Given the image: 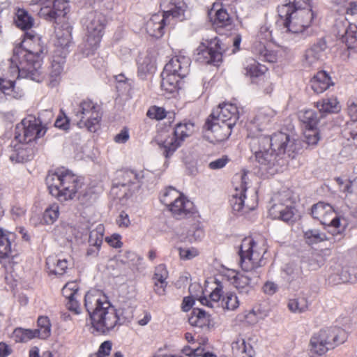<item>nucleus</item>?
Returning <instances> with one entry per match:
<instances>
[{
    "label": "nucleus",
    "mask_w": 357,
    "mask_h": 357,
    "mask_svg": "<svg viewBox=\"0 0 357 357\" xmlns=\"http://www.w3.org/2000/svg\"><path fill=\"white\" fill-rule=\"evenodd\" d=\"M278 15L289 33L302 34L310 26L314 17L308 0H288L278 7Z\"/></svg>",
    "instance_id": "39448f33"
},
{
    "label": "nucleus",
    "mask_w": 357,
    "mask_h": 357,
    "mask_svg": "<svg viewBox=\"0 0 357 357\" xmlns=\"http://www.w3.org/2000/svg\"><path fill=\"white\" fill-rule=\"evenodd\" d=\"M304 236L308 244L317 243L327 239L326 234L317 229L307 230L304 233Z\"/></svg>",
    "instance_id": "864d4df0"
},
{
    "label": "nucleus",
    "mask_w": 357,
    "mask_h": 357,
    "mask_svg": "<svg viewBox=\"0 0 357 357\" xmlns=\"http://www.w3.org/2000/svg\"><path fill=\"white\" fill-rule=\"evenodd\" d=\"M267 70V68L259 63L254 59H249L245 61L244 74L250 78L259 77L263 75Z\"/></svg>",
    "instance_id": "4c0bfd02"
},
{
    "label": "nucleus",
    "mask_w": 357,
    "mask_h": 357,
    "mask_svg": "<svg viewBox=\"0 0 357 357\" xmlns=\"http://www.w3.org/2000/svg\"><path fill=\"white\" fill-rule=\"evenodd\" d=\"M104 231L105 227L102 224L98 225L94 229L91 231L89 243L90 246L94 248V249L91 248L87 252L88 255H91L92 252L98 251L102 243Z\"/></svg>",
    "instance_id": "c9c22d12"
},
{
    "label": "nucleus",
    "mask_w": 357,
    "mask_h": 357,
    "mask_svg": "<svg viewBox=\"0 0 357 357\" xmlns=\"http://www.w3.org/2000/svg\"><path fill=\"white\" fill-rule=\"evenodd\" d=\"M278 285L273 281H267L264 284L262 289L264 294L272 296L278 291Z\"/></svg>",
    "instance_id": "774afa93"
},
{
    "label": "nucleus",
    "mask_w": 357,
    "mask_h": 357,
    "mask_svg": "<svg viewBox=\"0 0 357 357\" xmlns=\"http://www.w3.org/2000/svg\"><path fill=\"white\" fill-rule=\"evenodd\" d=\"M340 190L345 194H350L353 192V183L349 179L342 177H337L335 178Z\"/></svg>",
    "instance_id": "4d7b16f0"
},
{
    "label": "nucleus",
    "mask_w": 357,
    "mask_h": 357,
    "mask_svg": "<svg viewBox=\"0 0 357 357\" xmlns=\"http://www.w3.org/2000/svg\"><path fill=\"white\" fill-rule=\"evenodd\" d=\"M180 259L182 260H190L198 256L199 251L197 248H178Z\"/></svg>",
    "instance_id": "13d9d810"
},
{
    "label": "nucleus",
    "mask_w": 357,
    "mask_h": 357,
    "mask_svg": "<svg viewBox=\"0 0 357 357\" xmlns=\"http://www.w3.org/2000/svg\"><path fill=\"white\" fill-rule=\"evenodd\" d=\"M32 151L28 149L23 144L18 145L10 155V159L17 162H24L31 160Z\"/></svg>",
    "instance_id": "37998d69"
},
{
    "label": "nucleus",
    "mask_w": 357,
    "mask_h": 357,
    "mask_svg": "<svg viewBox=\"0 0 357 357\" xmlns=\"http://www.w3.org/2000/svg\"><path fill=\"white\" fill-rule=\"evenodd\" d=\"M59 216V206L56 204H53L47 207L43 215V221L45 225L53 224Z\"/></svg>",
    "instance_id": "8fccbe9b"
},
{
    "label": "nucleus",
    "mask_w": 357,
    "mask_h": 357,
    "mask_svg": "<svg viewBox=\"0 0 357 357\" xmlns=\"http://www.w3.org/2000/svg\"><path fill=\"white\" fill-rule=\"evenodd\" d=\"M37 337L36 332L31 329L16 328L13 333V337L16 342H26Z\"/></svg>",
    "instance_id": "3c124183"
},
{
    "label": "nucleus",
    "mask_w": 357,
    "mask_h": 357,
    "mask_svg": "<svg viewBox=\"0 0 357 357\" xmlns=\"http://www.w3.org/2000/svg\"><path fill=\"white\" fill-rule=\"evenodd\" d=\"M167 114V112L163 107L154 105L148 109L146 115L150 119L160 121L164 119Z\"/></svg>",
    "instance_id": "6e6d98bb"
},
{
    "label": "nucleus",
    "mask_w": 357,
    "mask_h": 357,
    "mask_svg": "<svg viewBox=\"0 0 357 357\" xmlns=\"http://www.w3.org/2000/svg\"><path fill=\"white\" fill-rule=\"evenodd\" d=\"M285 273L289 276V280H294L301 277L302 270L298 266L289 265L285 268Z\"/></svg>",
    "instance_id": "680f3d73"
},
{
    "label": "nucleus",
    "mask_w": 357,
    "mask_h": 357,
    "mask_svg": "<svg viewBox=\"0 0 357 357\" xmlns=\"http://www.w3.org/2000/svg\"><path fill=\"white\" fill-rule=\"evenodd\" d=\"M327 49L326 42L324 39H319L305 54V61L308 66H312L320 60H322L326 56Z\"/></svg>",
    "instance_id": "cd10ccee"
},
{
    "label": "nucleus",
    "mask_w": 357,
    "mask_h": 357,
    "mask_svg": "<svg viewBox=\"0 0 357 357\" xmlns=\"http://www.w3.org/2000/svg\"><path fill=\"white\" fill-rule=\"evenodd\" d=\"M56 40L55 41V49L53 53L67 56L72 41L70 29H59L56 31Z\"/></svg>",
    "instance_id": "c756f323"
},
{
    "label": "nucleus",
    "mask_w": 357,
    "mask_h": 357,
    "mask_svg": "<svg viewBox=\"0 0 357 357\" xmlns=\"http://www.w3.org/2000/svg\"><path fill=\"white\" fill-rule=\"evenodd\" d=\"M266 252L263 242H256L250 236L242 240L239 249V264L245 273H238L234 276L232 282L239 294L250 295L258 284L260 277L258 269L265 264L264 255Z\"/></svg>",
    "instance_id": "7ed1b4c3"
},
{
    "label": "nucleus",
    "mask_w": 357,
    "mask_h": 357,
    "mask_svg": "<svg viewBox=\"0 0 357 357\" xmlns=\"http://www.w3.org/2000/svg\"><path fill=\"white\" fill-rule=\"evenodd\" d=\"M232 128L209 116L204 126V137L213 144L221 142L227 139L231 135Z\"/></svg>",
    "instance_id": "a211bd4d"
},
{
    "label": "nucleus",
    "mask_w": 357,
    "mask_h": 357,
    "mask_svg": "<svg viewBox=\"0 0 357 357\" xmlns=\"http://www.w3.org/2000/svg\"><path fill=\"white\" fill-rule=\"evenodd\" d=\"M66 55L52 54L48 73V85L56 86L61 82L66 61Z\"/></svg>",
    "instance_id": "4be33fe9"
},
{
    "label": "nucleus",
    "mask_w": 357,
    "mask_h": 357,
    "mask_svg": "<svg viewBox=\"0 0 357 357\" xmlns=\"http://www.w3.org/2000/svg\"><path fill=\"white\" fill-rule=\"evenodd\" d=\"M16 238L15 233L0 228V259H9L12 255V243Z\"/></svg>",
    "instance_id": "7c9ffc66"
},
{
    "label": "nucleus",
    "mask_w": 357,
    "mask_h": 357,
    "mask_svg": "<svg viewBox=\"0 0 357 357\" xmlns=\"http://www.w3.org/2000/svg\"><path fill=\"white\" fill-rule=\"evenodd\" d=\"M72 227L68 225L63 223L57 225L54 229L55 236L66 239H68L70 237V233H72Z\"/></svg>",
    "instance_id": "bf43d9fd"
},
{
    "label": "nucleus",
    "mask_w": 357,
    "mask_h": 357,
    "mask_svg": "<svg viewBox=\"0 0 357 357\" xmlns=\"http://www.w3.org/2000/svg\"><path fill=\"white\" fill-rule=\"evenodd\" d=\"M229 162V159L227 156H222L220 158H218L213 161H211L208 164V167L211 169L216 170L223 168Z\"/></svg>",
    "instance_id": "338daca9"
},
{
    "label": "nucleus",
    "mask_w": 357,
    "mask_h": 357,
    "mask_svg": "<svg viewBox=\"0 0 357 357\" xmlns=\"http://www.w3.org/2000/svg\"><path fill=\"white\" fill-rule=\"evenodd\" d=\"M345 339L346 333L340 328L332 327L320 330L310 339V357L323 356L331 348L343 343Z\"/></svg>",
    "instance_id": "1a4fd4ad"
},
{
    "label": "nucleus",
    "mask_w": 357,
    "mask_h": 357,
    "mask_svg": "<svg viewBox=\"0 0 357 357\" xmlns=\"http://www.w3.org/2000/svg\"><path fill=\"white\" fill-rule=\"evenodd\" d=\"M194 128L193 123H180L176 125L174 131H163L156 137L157 144L166 158L175 152L185 137L192 135Z\"/></svg>",
    "instance_id": "9d476101"
},
{
    "label": "nucleus",
    "mask_w": 357,
    "mask_h": 357,
    "mask_svg": "<svg viewBox=\"0 0 357 357\" xmlns=\"http://www.w3.org/2000/svg\"><path fill=\"white\" fill-rule=\"evenodd\" d=\"M298 117L305 125V128H317L319 120L314 111L312 109L301 111Z\"/></svg>",
    "instance_id": "49530a36"
},
{
    "label": "nucleus",
    "mask_w": 357,
    "mask_h": 357,
    "mask_svg": "<svg viewBox=\"0 0 357 357\" xmlns=\"http://www.w3.org/2000/svg\"><path fill=\"white\" fill-rule=\"evenodd\" d=\"M210 116L234 127L238 119V111L234 104L222 103L212 112Z\"/></svg>",
    "instance_id": "412c9836"
},
{
    "label": "nucleus",
    "mask_w": 357,
    "mask_h": 357,
    "mask_svg": "<svg viewBox=\"0 0 357 357\" xmlns=\"http://www.w3.org/2000/svg\"><path fill=\"white\" fill-rule=\"evenodd\" d=\"M31 2L40 6L39 16L50 22L65 17L70 9L66 0H32Z\"/></svg>",
    "instance_id": "f3484780"
},
{
    "label": "nucleus",
    "mask_w": 357,
    "mask_h": 357,
    "mask_svg": "<svg viewBox=\"0 0 357 357\" xmlns=\"http://www.w3.org/2000/svg\"><path fill=\"white\" fill-rule=\"evenodd\" d=\"M304 138L308 145H316L320 139L317 128H305Z\"/></svg>",
    "instance_id": "5fc2aeb1"
},
{
    "label": "nucleus",
    "mask_w": 357,
    "mask_h": 357,
    "mask_svg": "<svg viewBox=\"0 0 357 357\" xmlns=\"http://www.w3.org/2000/svg\"><path fill=\"white\" fill-rule=\"evenodd\" d=\"M45 181L50 194L60 202L74 199L82 187L79 177L64 168L49 172Z\"/></svg>",
    "instance_id": "423d86ee"
},
{
    "label": "nucleus",
    "mask_w": 357,
    "mask_h": 357,
    "mask_svg": "<svg viewBox=\"0 0 357 357\" xmlns=\"http://www.w3.org/2000/svg\"><path fill=\"white\" fill-rule=\"evenodd\" d=\"M342 134L351 144L357 147V122L352 121L347 123Z\"/></svg>",
    "instance_id": "603ef678"
},
{
    "label": "nucleus",
    "mask_w": 357,
    "mask_h": 357,
    "mask_svg": "<svg viewBox=\"0 0 357 357\" xmlns=\"http://www.w3.org/2000/svg\"><path fill=\"white\" fill-rule=\"evenodd\" d=\"M204 349L202 347L192 348L190 346H185L182 349V354L189 357H197L202 354Z\"/></svg>",
    "instance_id": "0e129e2a"
},
{
    "label": "nucleus",
    "mask_w": 357,
    "mask_h": 357,
    "mask_svg": "<svg viewBox=\"0 0 357 357\" xmlns=\"http://www.w3.org/2000/svg\"><path fill=\"white\" fill-rule=\"evenodd\" d=\"M210 315L200 309H194L188 319L190 324L192 326L203 328L210 324Z\"/></svg>",
    "instance_id": "58836bf2"
},
{
    "label": "nucleus",
    "mask_w": 357,
    "mask_h": 357,
    "mask_svg": "<svg viewBox=\"0 0 357 357\" xmlns=\"http://www.w3.org/2000/svg\"><path fill=\"white\" fill-rule=\"evenodd\" d=\"M221 305L224 310L234 311L239 307L240 301L236 293L227 291L222 296Z\"/></svg>",
    "instance_id": "a18cd8bd"
},
{
    "label": "nucleus",
    "mask_w": 357,
    "mask_h": 357,
    "mask_svg": "<svg viewBox=\"0 0 357 357\" xmlns=\"http://www.w3.org/2000/svg\"><path fill=\"white\" fill-rule=\"evenodd\" d=\"M248 176L245 173L236 174L234 178V190L230 203L233 211L239 215H243L255 208L257 202L252 204H245V191L247 190Z\"/></svg>",
    "instance_id": "4468645a"
},
{
    "label": "nucleus",
    "mask_w": 357,
    "mask_h": 357,
    "mask_svg": "<svg viewBox=\"0 0 357 357\" xmlns=\"http://www.w3.org/2000/svg\"><path fill=\"white\" fill-rule=\"evenodd\" d=\"M160 8L162 14L169 20L170 16L173 18H181L183 16L186 8L183 0H161Z\"/></svg>",
    "instance_id": "393cba45"
},
{
    "label": "nucleus",
    "mask_w": 357,
    "mask_h": 357,
    "mask_svg": "<svg viewBox=\"0 0 357 357\" xmlns=\"http://www.w3.org/2000/svg\"><path fill=\"white\" fill-rule=\"evenodd\" d=\"M311 214L314 219L331 229L333 235L342 234L346 228V220L335 215L333 208L327 203L320 202L314 204Z\"/></svg>",
    "instance_id": "ddd939ff"
},
{
    "label": "nucleus",
    "mask_w": 357,
    "mask_h": 357,
    "mask_svg": "<svg viewBox=\"0 0 357 357\" xmlns=\"http://www.w3.org/2000/svg\"><path fill=\"white\" fill-rule=\"evenodd\" d=\"M186 230V232L183 231L178 234L181 241L192 243L200 240L204 236L203 230L195 224H191Z\"/></svg>",
    "instance_id": "ea45409f"
},
{
    "label": "nucleus",
    "mask_w": 357,
    "mask_h": 357,
    "mask_svg": "<svg viewBox=\"0 0 357 357\" xmlns=\"http://www.w3.org/2000/svg\"><path fill=\"white\" fill-rule=\"evenodd\" d=\"M46 49L42 38L33 31H27L20 46L15 47L8 61L9 67L5 78H0V101L8 96L20 98L22 90H16L14 77L27 78L40 82L41 67Z\"/></svg>",
    "instance_id": "f03ea898"
},
{
    "label": "nucleus",
    "mask_w": 357,
    "mask_h": 357,
    "mask_svg": "<svg viewBox=\"0 0 357 357\" xmlns=\"http://www.w3.org/2000/svg\"><path fill=\"white\" fill-rule=\"evenodd\" d=\"M271 31L267 26H261L257 35L256 41H261L265 44H270L268 42L271 40Z\"/></svg>",
    "instance_id": "052dcab7"
},
{
    "label": "nucleus",
    "mask_w": 357,
    "mask_h": 357,
    "mask_svg": "<svg viewBox=\"0 0 357 357\" xmlns=\"http://www.w3.org/2000/svg\"><path fill=\"white\" fill-rule=\"evenodd\" d=\"M337 36L345 44L350 54H357V26L349 24L337 32Z\"/></svg>",
    "instance_id": "b1692460"
},
{
    "label": "nucleus",
    "mask_w": 357,
    "mask_h": 357,
    "mask_svg": "<svg viewBox=\"0 0 357 357\" xmlns=\"http://www.w3.org/2000/svg\"><path fill=\"white\" fill-rule=\"evenodd\" d=\"M222 48L216 37L204 40L195 50V59L202 63L217 66L222 61Z\"/></svg>",
    "instance_id": "2eb2a0df"
},
{
    "label": "nucleus",
    "mask_w": 357,
    "mask_h": 357,
    "mask_svg": "<svg viewBox=\"0 0 357 357\" xmlns=\"http://www.w3.org/2000/svg\"><path fill=\"white\" fill-rule=\"evenodd\" d=\"M208 15L211 22L217 27H225L231 24L232 20L227 10L218 3L213 5Z\"/></svg>",
    "instance_id": "bb28decb"
},
{
    "label": "nucleus",
    "mask_w": 357,
    "mask_h": 357,
    "mask_svg": "<svg viewBox=\"0 0 357 357\" xmlns=\"http://www.w3.org/2000/svg\"><path fill=\"white\" fill-rule=\"evenodd\" d=\"M105 21V16L97 12H91L83 19L85 36L79 45V51L84 56L93 54L98 48L104 34Z\"/></svg>",
    "instance_id": "6e6552de"
},
{
    "label": "nucleus",
    "mask_w": 357,
    "mask_h": 357,
    "mask_svg": "<svg viewBox=\"0 0 357 357\" xmlns=\"http://www.w3.org/2000/svg\"><path fill=\"white\" fill-rule=\"evenodd\" d=\"M190 57L185 52H179L165 65L164 70L183 79L190 72Z\"/></svg>",
    "instance_id": "aec40b11"
},
{
    "label": "nucleus",
    "mask_w": 357,
    "mask_h": 357,
    "mask_svg": "<svg viewBox=\"0 0 357 357\" xmlns=\"http://www.w3.org/2000/svg\"><path fill=\"white\" fill-rule=\"evenodd\" d=\"M111 349L112 342L109 341H105L100 344L98 352L95 355V357H108Z\"/></svg>",
    "instance_id": "69168bd1"
},
{
    "label": "nucleus",
    "mask_w": 357,
    "mask_h": 357,
    "mask_svg": "<svg viewBox=\"0 0 357 357\" xmlns=\"http://www.w3.org/2000/svg\"><path fill=\"white\" fill-rule=\"evenodd\" d=\"M356 280V277L353 276L349 268L340 266L333 268L327 278V281L331 285L352 282Z\"/></svg>",
    "instance_id": "c85d7f7f"
},
{
    "label": "nucleus",
    "mask_w": 357,
    "mask_h": 357,
    "mask_svg": "<svg viewBox=\"0 0 357 357\" xmlns=\"http://www.w3.org/2000/svg\"><path fill=\"white\" fill-rule=\"evenodd\" d=\"M252 52L259 60L268 63L276 62L280 56L278 50L273 49L271 44L261 41L254 43Z\"/></svg>",
    "instance_id": "5701e85b"
},
{
    "label": "nucleus",
    "mask_w": 357,
    "mask_h": 357,
    "mask_svg": "<svg viewBox=\"0 0 357 357\" xmlns=\"http://www.w3.org/2000/svg\"><path fill=\"white\" fill-rule=\"evenodd\" d=\"M287 307L291 312L301 314L307 310L309 302L304 296H297L289 300Z\"/></svg>",
    "instance_id": "79ce46f5"
},
{
    "label": "nucleus",
    "mask_w": 357,
    "mask_h": 357,
    "mask_svg": "<svg viewBox=\"0 0 357 357\" xmlns=\"http://www.w3.org/2000/svg\"><path fill=\"white\" fill-rule=\"evenodd\" d=\"M311 88L317 93H321L333 84L330 76L325 71L318 72L311 79Z\"/></svg>",
    "instance_id": "f704fd0d"
},
{
    "label": "nucleus",
    "mask_w": 357,
    "mask_h": 357,
    "mask_svg": "<svg viewBox=\"0 0 357 357\" xmlns=\"http://www.w3.org/2000/svg\"><path fill=\"white\" fill-rule=\"evenodd\" d=\"M38 329L34 331L36 332L37 337L41 339H46L51 334V324L47 317H40L38 319Z\"/></svg>",
    "instance_id": "de8ad7c7"
},
{
    "label": "nucleus",
    "mask_w": 357,
    "mask_h": 357,
    "mask_svg": "<svg viewBox=\"0 0 357 357\" xmlns=\"http://www.w3.org/2000/svg\"><path fill=\"white\" fill-rule=\"evenodd\" d=\"M168 272L164 264L158 265L155 270L153 280L166 281Z\"/></svg>",
    "instance_id": "e2e57ef3"
},
{
    "label": "nucleus",
    "mask_w": 357,
    "mask_h": 357,
    "mask_svg": "<svg viewBox=\"0 0 357 357\" xmlns=\"http://www.w3.org/2000/svg\"><path fill=\"white\" fill-rule=\"evenodd\" d=\"M165 205L176 219H189L195 213L193 203L174 188H167L160 197Z\"/></svg>",
    "instance_id": "9b49d317"
},
{
    "label": "nucleus",
    "mask_w": 357,
    "mask_h": 357,
    "mask_svg": "<svg viewBox=\"0 0 357 357\" xmlns=\"http://www.w3.org/2000/svg\"><path fill=\"white\" fill-rule=\"evenodd\" d=\"M73 114L79 128H86L91 132L98 129L102 115L96 103L91 100H82L74 108Z\"/></svg>",
    "instance_id": "f8f14e48"
},
{
    "label": "nucleus",
    "mask_w": 357,
    "mask_h": 357,
    "mask_svg": "<svg viewBox=\"0 0 357 357\" xmlns=\"http://www.w3.org/2000/svg\"><path fill=\"white\" fill-rule=\"evenodd\" d=\"M85 307L90 314L92 326L100 333H107L117 325L132 317L131 309L116 310L99 291L87 292L84 298Z\"/></svg>",
    "instance_id": "20e7f679"
},
{
    "label": "nucleus",
    "mask_w": 357,
    "mask_h": 357,
    "mask_svg": "<svg viewBox=\"0 0 357 357\" xmlns=\"http://www.w3.org/2000/svg\"><path fill=\"white\" fill-rule=\"evenodd\" d=\"M52 117L53 114L49 110L43 112L38 117L31 115L26 116L16 126L15 139L20 144H29L43 137Z\"/></svg>",
    "instance_id": "0eeeda50"
},
{
    "label": "nucleus",
    "mask_w": 357,
    "mask_h": 357,
    "mask_svg": "<svg viewBox=\"0 0 357 357\" xmlns=\"http://www.w3.org/2000/svg\"><path fill=\"white\" fill-rule=\"evenodd\" d=\"M232 351L236 357H253L255 351L250 343V340H245L242 336L236 337L231 344Z\"/></svg>",
    "instance_id": "2f4dec72"
},
{
    "label": "nucleus",
    "mask_w": 357,
    "mask_h": 357,
    "mask_svg": "<svg viewBox=\"0 0 357 357\" xmlns=\"http://www.w3.org/2000/svg\"><path fill=\"white\" fill-rule=\"evenodd\" d=\"M316 107L319 112L324 115L337 112L340 109L339 102L337 98L334 96L323 98L317 102Z\"/></svg>",
    "instance_id": "e433bc0d"
},
{
    "label": "nucleus",
    "mask_w": 357,
    "mask_h": 357,
    "mask_svg": "<svg viewBox=\"0 0 357 357\" xmlns=\"http://www.w3.org/2000/svg\"><path fill=\"white\" fill-rule=\"evenodd\" d=\"M275 112L270 107L258 110L251 122L248 137L250 150L261 171L271 175L280 172L295 150L294 140L282 132L271 135L261 132L271 122Z\"/></svg>",
    "instance_id": "f257e3e1"
},
{
    "label": "nucleus",
    "mask_w": 357,
    "mask_h": 357,
    "mask_svg": "<svg viewBox=\"0 0 357 357\" xmlns=\"http://www.w3.org/2000/svg\"><path fill=\"white\" fill-rule=\"evenodd\" d=\"M272 202L273 204L270 207L268 213L273 219L281 220L284 222L291 220L294 215L291 202L284 195L275 196Z\"/></svg>",
    "instance_id": "6ab92c4d"
},
{
    "label": "nucleus",
    "mask_w": 357,
    "mask_h": 357,
    "mask_svg": "<svg viewBox=\"0 0 357 357\" xmlns=\"http://www.w3.org/2000/svg\"><path fill=\"white\" fill-rule=\"evenodd\" d=\"M224 294H222V289L220 287H216L209 295L208 297L203 296L199 298L200 303L203 305L209 307H213L218 302L222 300Z\"/></svg>",
    "instance_id": "09e8293b"
},
{
    "label": "nucleus",
    "mask_w": 357,
    "mask_h": 357,
    "mask_svg": "<svg viewBox=\"0 0 357 357\" xmlns=\"http://www.w3.org/2000/svg\"><path fill=\"white\" fill-rule=\"evenodd\" d=\"M15 24L21 29H31L33 25V18L24 9H19L16 14Z\"/></svg>",
    "instance_id": "c03bdc74"
},
{
    "label": "nucleus",
    "mask_w": 357,
    "mask_h": 357,
    "mask_svg": "<svg viewBox=\"0 0 357 357\" xmlns=\"http://www.w3.org/2000/svg\"><path fill=\"white\" fill-rule=\"evenodd\" d=\"M161 89L164 91V95H170L176 93L180 89V79L181 78L176 75L163 70L162 73Z\"/></svg>",
    "instance_id": "473e14b6"
},
{
    "label": "nucleus",
    "mask_w": 357,
    "mask_h": 357,
    "mask_svg": "<svg viewBox=\"0 0 357 357\" xmlns=\"http://www.w3.org/2000/svg\"><path fill=\"white\" fill-rule=\"evenodd\" d=\"M169 20L165 15L156 13L153 15L146 22L145 29L149 35L155 38H160L164 33V28Z\"/></svg>",
    "instance_id": "a878e982"
},
{
    "label": "nucleus",
    "mask_w": 357,
    "mask_h": 357,
    "mask_svg": "<svg viewBox=\"0 0 357 357\" xmlns=\"http://www.w3.org/2000/svg\"><path fill=\"white\" fill-rule=\"evenodd\" d=\"M144 177L145 173L143 171L121 170L117 173L116 181L114 183L112 192L117 194V190L121 188L123 189L125 196H129L139 188Z\"/></svg>",
    "instance_id": "dca6fc26"
},
{
    "label": "nucleus",
    "mask_w": 357,
    "mask_h": 357,
    "mask_svg": "<svg viewBox=\"0 0 357 357\" xmlns=\"http://www.w3.org/2000/svg\"><path fill=\"white\" fill-rule=\"evenodd\" d=\"M139 73L146 74L152 73L155 69V59L149 53L141 54L137 60Z\"/></svg>",
    "instance_id": "a19ab883"
},
{
    "label": "nucleus",
    "mask_w": 357,
    "mask_h": 357,
    "mask_svg": "<svg viewBox=\"0 0 357 357\" xmlns=\"http://www.w3.org/2000/svg\"><path fill=\"white\" fill-rule=\"evenodd\" d=\"M47 268L50 274L62 275L68 266V261L58 256H49L46 261Z\"/></svg>",
    "instance_id": "72a5a7b5"
}]
</instances>
